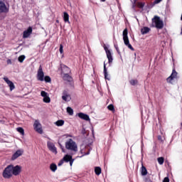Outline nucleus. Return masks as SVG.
Returning <instances> with one entry per match:
<instances>
[{"mask_svg": "<svg viewBox=\"0 0 182 182\" xmlns=\"http://www.w3.org/2000/svg\"><path fill=\"white\" fill-rule=\"evenodd\" d=\"M68 161L70 162V166L72 167V166H73V161H75V159H72L71 156V159H70Z\"/></svg>", "mask_w": 182, "mask_h": 182, "instance_id": "35", "label": "nucleus"}, {"mask_svg": "<svg viewBox=\"0 0 182 182\" xmlns=\"http://www.w3.org/2000/svg\"><path fill=\"white\" fill-rule=\"evenodd\" d=\"M23 154V149H18L17 150L12 156L11 160H16L18 157H21Z\"/></svg>", "mask_w": 182, "mask_h": 182, "instance_id": "14", "label": "nucleus"}, {"mask_svg": "<svg viewBox=\"0 0 182 182\" xmlns=\"http://www.w3.org/2000/svg\"><path fill=\"white\" fill-rule=\"evenodd\" d=\"M87 154H89V152H88V153H87V154H84V156H86V155H87Z\"/></svg>", "mask_w": 182, "mask_h": 182, "instance_id": "41", "label": "nucleus"}, {"mask_svg": "<svg viewBox=\"0 0 182 182\" xmlns=\"http://www.w3.org/2000/svg\"><path fill=\"white\" fill-rule=\"evenodd\" d=\"M152 25L153 26H155L156 29H163L164 23L162 21L159 16H155L152 18Z\"/></svg>", "mask_w": 182, "mask_h": 182, "instance_id": "2", "label": "nucleus"}, {"mask_svg": "<svg viewBox=\"0 0 182 182\" xmlns=\"http://www.w3.org/2000/svg\"><path fill=\"white\" fill-rule=\"evenodd\" d=\"M62 99L64 100V102H70L72 97H70V95H69L68 92L64 91L63 92Z\"/></svg>", "mask_w": 182, "mask_h": 182, "instance_id": "15", "label": "nucleus"}, {"mask_svg": "<svg viewBox=\"0 0 182 182\" xmlns=\"http://www.w3.org/2000/svg\"><path fill=\"white\" fill-rule=\"evenodd\" d=\"M45 82H46V83H50L51 82V79L50 77L46 75V77H44V80Z\"/></svg>", "mask_w": 182, "mask_h": 182, "instance_id": "28", "label": "nucleus"}, {"mask_svg": "<svg viewBox=\"0 0 182 182\" xmlns=\"http://www.w3.org/2000/svg\"><path fill=\"white\" fill-rule=\"evenodd\" d=\"M62 150H63V151H65V150L63 149Z\"/></svg>", "mask_w": 182, "mask_h": 182, "instance_id": "42", "label": "nucleus"}, {"mask_svg": "<svg viewBox=\"0 0 182 182\" xmlns=\"http://www.w3.org/2000/svg\"><path fill=\"white\" fill-rule=\"evenodd\" d=\"M104 49L106 52L108 62H109V65H111V63H112V62H113V56H112V50L110 49H109V47H107V46H104Z\"/></svg>", "mask_w": 182, "mask_h": 182, "instance_id": "6", "label": "nucleus"}, {"mask_svg": "<svg viewBox=\"0 0 182 182\" xmlns=\"http://www.w3.org/2000/svg\"><path fill=\"white\" fill-rule=\"evenodd\" d=\"M138 6L139 8H143V6H144V3H138Z\"/></svg>", "mask_w": 182, "mask_h": 182, "instance_id": "36", "label": "nucleus"}, {"mask_svg": "<svg viewBox=\"0 0 182 182\" xmlns=\"http://www.w3.org/2000/svg\"><path fill=\"white\" fill-rule=\"evenodd\" d=\"M127 28H125L122 33L123 35V41L125 46H127L129 49H131V50H134V48H133V46H132V44H130V41H129V36H127Z\"/></svg>", "mask_w": 182, "mask_h": 182, "instance_id": "4", "label": "nucleus"}, {"mask_svg": "<svg viewBox=\"0 0 182 182\" xmlns=\"http://www.w3.org/2000/svg\"><path fill=\"white\" fill-rule=\"evenodd\" d=\"M163 182H170V179L168 178V177H166L164 178Z\"/></svg>", "mask_w": 182, "mask_h": 182, "instance_id": "37", "label": "nucleus"}, {"mask_svg": "<svg viewBox=\"0 0 182 182\" xmlns=\"http://www.w3.org/2000/svg\"><path fill=\"white\" fill-rule=\"evenodd\" d=\"M109 110H111L112 112H113V110H114V107L113 106V105H109L108 107Z\"/></svg>", "mask_w": 182, "mask_h": 182, "instance_id": "34", "label": "nucleus"}, {"mask_svg": "<svg viewBox=\"0 0 182 182\" xmlns=\"http://www.w3.org/2000/svg\"><path fill=\"white\" fill-rule=\"evenodd\" d=\"M104 75L105 78L107 80H110V78H109V74H107V69L106 68V62H104Z\"/></svg>", "mask_w": 182, "mask_h": 182, "instance_id": "20", "label": "nucleus"}, {"mask_svg": "<svg viewBox=\"0 0 182 182\" xmlns=\"http://www.w3.org/2000/svg\"><path fill=\"white\" fill-rule=\"evenodd\" d=\"M3 80H4V82H6V84L8 85V86L10 89V92H12V90H14L15 84H14V82L12 81H11L9 78H8L7 77H4L3 78Z\"/></svg>", "mask_w": 182, "mask_h": 182, "instance_id": "9", "label": "nucleus"}, {"mask_svg": "<svg viewBox=\"0 0 182 182\" xmlns=\"http://www.w3.org/2000/svg\"><path fill=\"white\" fill-rule=\"evenodd\" d=\"M177 75L178 73L176 70H173L171 76L167 78V82L168 83H173V82H174V79H177Z\"/></svg>", "mask_w": 182, "mask_h": 182, "instance_id": "11", "label": "nucleus"}, {"mask_svg": "<svg viewBox=\"0 0 182 182\" xmlns=\"http://www.w3.org/2000/svg\"><path fill=\"white\" fill-rule=\"evenodd\" d=\"M9 7L6 6L5 5V3L0 1V13H4L6 14V12H9Z\"/></svg>", "mask_w": 182, "mask_h": 182, "instance_id": "13", "label": "nucleus"}, {"mask_svg": "<svg viewBox=\"0 0 182 182\" xmlns=\"http://www.w3.org/2000/svg\"><path fill=\"white\" fill-rule=\"evenodd\" d=\"M7 64L12 65V60H11V59L7 60Z\"/></svg>", "mask_w": 182, "mask_h": 182, "instance_id": "38", "label": "nucleus"}, {"mask_svg": "<svg viewBox=\"0 0 182 182\" xmlns=\"http://www.w3.org/2000/svg\"><path fill=\"white\" fill-rule=\"evenodd\" d=\"M41 96L43 97V102H44V103H50V97H49V94L48 92L46 91H41Z\"/></svg>", "mask_w": 182, "mask_h": 182, "instance_id": "8", "label": "nucleus"}, {"mask_svg": "<svg viewBox=\"0 0 182 182\" xmlns=\"http://www.w3.org/2000/svg\"><path fill=\"white\" fill-rule=\"evenodd\" d=\"M95 174H97V176H100V174L102 173V168H100V167L99 166L95 167Z\"/></svg>", "mask_w": 182, "mask_h": 182, "instance_id": "23", "label": "nucleus"}, {"mask_svg": "<svg viewBox=\"0 0 182 182\" xmlns=\"http://www.w3.org/2000/svg\"><path fill=\"white\" fill-rule=\"evenodd\" d=\"M25 55H20L18 58V62H20V63H22L23 62V60H25Z\"/></svg>", "mask_w": 182, "mask_h": 182, "instance_id": "29", "label": "nucleus"}, {"mask_svg": "<svg viewBox=\"0 0 182 182\" xmlns=\"http://www.w3.org/2000/svg\"><path fill=\"white\" fill-rule=\"evenodd\" d=\"M70 159H72V156L71 155H68V154H66L58 164V166L59 167H60V166H63V163H68L69 161L70 160Z\"/></svg>", "mask_w": 182, "mask_h": 182, "instance_id": "10", "label": "nucleus"}, {"mask_svg": "<svg viewBox=\"0 0 182 182\" xmlns=\"http://www.w3.org/2000/svg\"><path fill=\"white\" fill-rule=\"evenodd\" d=\"M62 75H65V73H70V69L68 68V66L65 65H61Z\"/></svg>", "mask_w": 182, "mask_h": 182, "instance_id": "18", "label": "nucleus"}, {"mask_svg": "<svg viewBox=\"0 0 182 182\" xmlns=\"http://www.w3.org/2000/svg\"><path fill=\"white\" fill-rule=\"evenodd\" d=\"M101 1H102V2H105V1H106V0H101Z\"/></svg>", "mask_w": 182, "mask_h": 182, "instance_id": "40", "label": "nucleus"}, {"mask_svg": "<svg viewBox=\"0 0 182 182\" xmlns=\"http://www.w3.org/2000/svg\"><path fill=\"white\" fill-rule=\"evenodd\" d=\"M55 124L58 127L63 126V124H65V121H63L62 119L58 120L55 122Z\"/></svg>", "mask_w": 182, "mask_h": 182, "instance_id": "25", "label": "nucleus"}, {"mask_svg": "<svg viewBox=\"0 0 182 182\" xmlns=\"http://www.w3.org/2000/svg\"><path fill=\"white\" fill-rule=\"evenodd\" d=\"M141 32L142 35H146V33H149V32H150V28L149 27H144L141 28Z\"/></svg>", "mask_w": 182, "mask_h": 182, "instance_id": "21", "label": "nucleus"}, {"mask_svg": "<svg viewBox=\"0 0 182 182\" xmlns=\"http://www.w3.org/2000/svg\"><path fill=\"white\" fill-rule=\"evenodd\" d=\"M50 168L51 171L55 173V171H56V170H58V166L55 164H51L50 166Z\"/></svg>", "mask_w": 182, "mask_h": 182, "instance_id": "24", "label": "nucleus"}, {"mask_svg": "<svg viewBox=\"0 0 182 182\" xmlns=\"http://www.w3.org/2000/svg\"><path fill=\"white\" fill-rule=\"evenodd\" d=\"M67 112L69 113L70 116H72V114H73V109L70 107H68Z\"/></svg>", "mask_w": 182, "mask_h": 182, "instance_id": "30", "label": "nucleus"}, {"mask_svg": "<svg viewBox=\"0 0 182 182\" xmlns=\"http://www.w3.org/2000/svg\"><path fill=\"white\" fill-rule=\"evenodd\" d=\"M60 53L62 55L63 53V45L60 44Z\"/></svg>", "mask_w": 182, "mask_h": 182, "instance_id": "33", "label": "nucleus"}, {"mask_svg": "<svg viewBox=\"0 0 182 182\" xmlns=\"http://www.w3.org/2000/svg\"><path fill=\"white\" fill-rule=\"evenodd\" d=\"M17 132H18V133H21V134H24L25 133L22 127L17 128Z\"/></svg>", "mask_w": 182, "mask_h": 182, "instance_id": "32", "label": "nucleus"}, {"mask_svg": "<svg viewBox=\"0 0 182 182\" xmlns=\"http://www.w3.org/2000/svg\"><path fill=\"white\" fill-rule=\"evenodd\" d=\"M78 117L80 119H82V120H86V122H90V117H89V115L80 112L78 113Z\"/></svg>", "mask_w": 182, "mask_h": 182, "instance_id": "17", "label": "nucleus"}, {"mask_svg": "<svg viewBox=\"0 0 182 182\" xmlns=\"http://www.w3.org/2000/svg\"><path fill=\"white\" fill-rule=\"evenodd\" d=\"M129 83L132 86H136V85H138L139 81H137V80H130Z\"/></svg>", "mask_w": 182, "mask_h": 182, "instance_id": "27", "label": "nucleus"}, {"mask_svg": "<svg viewBox=\"0 0 182 182\" xmlns=\"http://www.w3.org/2000/svg\"><path fill=\"white\" fill-rule=\"evenodd\" d=\"M63 79L66 80L67 82H70L72 80V77L69 75V73L62 74Z\"/></svg>", "mask_w": 182, "mask_h": 182, "instance_id": "19", "label": "nucleus"}, {"mask_svg": "<svg viewBox=\"0 0 182 182\" xmlns=\"http://www.w3.org/2000/svg\"><path fill=\"white\" fill-rule=\"evenodd\" d=\"M65 148L71 151H77V145L72 139H68L65 142Z\"/></svg>", "mask_w": 182, "mask_h": 182, "instance_id": "3", "label": "nucleus"}, {"mask_svg": "<svg viewBox=\"0 0 182 182\" xmlns=\"http://www.w3.org/2000/svg\"><path fill=\"white\" fill-rule=\"evenodd\" d=\"M32 34V27H29L27 30L24 31L23 34V38H29Z\"/></svg>", "mask_w": 182, "mask_h": 182, "instance_id": "16", "label": "nucleus"}, {"mask_svg": "<svg viewBox=\"0 0 182 182\" xmlns=\"http://www.w3.org/2000/svg\"><path fill=\"white\" fill-rule=\"evenodd\" d=\"M48 148L52 153H54V154H58V151L56 149V146H55V144L50 141H48L47 143Z\"/></svg>", "mask_w": 182, "mask_h": 182, "instance_id": "12", "label": "nucleus"}, {"mask_svg": "<svg viewBox=\"0 0 182 182\" xmlns=\"http://www.w3.org/2000/svg\"><path fill=\"white\" fill-rule=\"evenodd\" d=\"M22 171V166L17 165H9L3 171L4 178H11L12 176H19Z\"/></svg>", "mask_w": 182, "mask_h": 182, "instance_id": "1", "label": "nucleus"}, {"mask_svg": "<svg viewBox=\"0 0 182 182\" xmlns=\"http://www.w3.org/2000/svg\"><path fill=\"white\" fill-rule=\"evenodd\" d=\"M44 77H45V73H43V69L42 68V65H40L37 71V79L40 82H43Z\"/></svg>", "mask_w": 182, "mask_h": 182, "instance_id": "7", "label": "nucleus"}, {"mask_svg": "<svg viewBox=\"0 0 182 182\" xmlns=\"http://www.w3.org/2000/svg\"><path fill=\"white\" fill-rule=\"evenodd\" d=\"M158 162L161 165L163 164L164 163V158L163 157L158 158Z\"/></svg>", "mask_w": 182, "mask_h": 182, "instance_id": "31", "label": "nucleus"}, {"mask_svg": "<svg viewBox=\"0 0 182 182\" xmlns=\"http://www.w3.org/2000/svg\"><path fill=\"white\" fill-rule=\"evenodd\" d=\"M161 1H163V0H155L154 4H160V2H161Z\"/></svg>", "mask_w": 182, "mask_h": 182, "instance_id": "39", "label": "nucleus"}, {"mask_svg": "<svg viewBox=\"0 0 182 182\" xmlns=\"http://www.w3.org/2000/svg\"><path fill=\"white\" fill-rule=\"evenodd\" d=\"M141 175L142 176H147V169L144 166H141Z\"/></svg>", "mask_w": 182, "mask_h": 182, "instance_id": "26", "label": "nucleus"}, {"mask_svg": "<svg viewBox=\"0 0 182 182\" xmlns=\"http://www.w3.org/2000/svg\"><path fill=\"white\" fill-rule=\"evenodd\" d=\"M63 19L65 22H68V23H70L69 21V14L66 12H64Z\"/></svg>", "mask_w": 182, "mask_h": 182, "instance_id": "22", "label": "nucleus"}, {"mask_svg": "<svg viewBox=\"0 0 182 182\" xmlns=\"http://www.w3.org/2000/svg\"><path fill=\"white\" fill-rule=\"evenodd\" d=\"M33 127L35 132H36L37 133H39V134H42V133H43V129H42V124H41L39 120L38 119L35 120Z\"/></svg>", "mask_w": 182, "mask_h": 182, "instance_id": "5", "label": "nucleus"}]
</instances>
